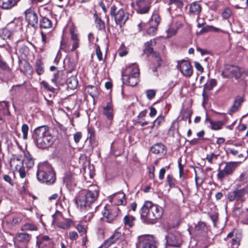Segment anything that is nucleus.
I'll use <instances>...</instances> for the list:
<instances>
[{"label": "nucleus", "mask_w": 248, "mask_h": 248, "mask_svg": "<svg viewBox=\"0 0 248 248\" xmlns=\"http://www.w3.org/2000/svg\"><path fill=\"white\" fill-rule=\"evenodd\" d=\"M40 26L41 28L49 29L52 27L51 21L46 17H43L40 20Z\"/></svg>", "instance_id": "nucleus-39"}, {"label": "nucleus", "mask_w": 248, "mask_h": 248, "mask_svg": "<svg viewBox=\"0 0 248 248\" xmlns=\"http://www.w3.org/2000/svg\"><path fill=\"white\" fill-rule=\"evenodd\" d=\"M41 84L44 87V88L49 91L53 92L54 88L50 86L47 82L45 81H42L41 82Z\"/></svg>", "instance_id": "nucleus-53"}, {"label": "nucleus", "mask_w": 248, "mask_h": 248, "mask_svg": "<svg viewBox=\"0 0 248 248\" xmlns=\"http://www.w3.org/2000/svg\"><path fill=\"white\" fill-rule=\"evenodd\" d=\"M165 172H166V170L164 168H162L160 170L159 173V178L160 180H162L164 179V174H165Z\"/></svg>", "instance_id": "nucleus-64"}, {"label": "nucleus", "mask_w": 248, "mask_h": 248, "mask_svg": "<svg viewBox=\"0 0 248 248\" xmlns=\"http://www.w3.org/2000/svg\"><path fill=\"white\" fill-rule=\"evenodd\" d=\"M16 0H0V7L3 9L11 8L16 4Z\"/></svg>", "instance_id": "nucleus-29"}, {"label": "nucleus", "mask_w": 248, "mask_h": 248, "mask_svg": "<svg viewBox=\"0 0 248 248\" xmlns=\"http://www.w3.org/2000/svg\"><path fill=\"white\" fill-rule=\"evenodd\" d=\"M206 121H208L210 123L209 127L214 130H218L221 129L224 124L223 122L221 121L214 122L208 119H206Z\"/></svg>", "instance_id": "nucleus-32"}, {"label": "nucleus", "mask_w": 248, "mask_h": 248, "mask_svg": "<svg viewBox=\"0 0 248 248\" xmlns=\"http://www.w3.org/2000/svg\"><path fill=\"white\" fill-rule=\"evenodd\" d=\"M10 166L11 169L14 170H17L20 167L23 166V161L18 158H13L11 159Z\"/></svg>", "instance_id": "nucleus-28"}, {"label": "nucleus", "mask_w": 248, "mask_h": 248, "mask_svg": "<svg viewBox=\"0 0 248 248\" xmlns=\"http://www.w3.org/2000/svg\"><path fill=\"white\" fill-rule=\"evenodd\" d=\"M155 93L156 92L155 90H148L146 91V96L150 100L155 97Z\"/></svg>", "instance_id": "nucleus-51"}, {"label": "nucleus", "mask_w": 248, "mask_h": 248, "mask_svg": "<svg viewBox=\"0 0 248 248\" xmlns=\"http://www.w3.org/2000/svg\"><path fill=\"white\" fill-rule=\"evenodd\" d=\"M96 23L98 25V28L100 30H102L105 28V24L100 19L96 20Z\"/></svg>", "instance_id": "nucleus-60"}, {"label": "nucleus", "mask_w": 248, "mask_h": 248, "mask_svg": "<svg viewBox=\"0 0 248 248\" xmlns=\"http://www.w3.org/2000/svg\"><path fill=\"white\" fill-rule=\"evenodd\" d=\"M151 151L155 154H164L165 152V147L162 143H156L151 147Z\"/></svg>", "instance_id": "nucleus-30"}, {"label": "nucleus", "mask_w": 248, "mask_h": 248, "mask_svg": "<svg viewBox=\"0 0 248 248\" xmlns=\"http://www.w3.org/2000/svg\"><path fill=\"white\" fill-rule=\"evenodd\" d=\"M217 83V80L215 79H210L208 80L207 82L204 84L203 87V90L202 92V96L205 100L208 97L206 93L207 91H210L216 86Z\"/></svg>", "instance_id": "nucleus-25"}, {"label": "nucleus", "mask_w": 248, "mask_h": 248, "mask_svg": "<svg viewBox=\"0 0 248 248\" xmlns=\"http://www.w3.org/2000/svg\"><path fill=\"white\" fill-rule=\"evenodd\" d=\"M78 237V234L76 232H69V238L71 241L76 240Z\"/></svg>", "instance_id": "nucleus-54"}, {"label": "nucleus", "mask_w": 248, "mask_h": 248, "mask_svg": "<svg viewBox=\"0 0 248 248\" xmlns=\"http://www.w3.org/2000/svg\"><path fill=\"white\" fill-rule=\"evenodd\" d=\"M223 169H218L217 175V180L220 182L223 180L227 176L232 174L236 168L239 166L238 162H226Z\"/></svg>", "instance_id": "nucleus-7"}, {"label": "nucleus", "mask_w": 248, "mask_h": 248, "mask_svg": "<svg viewBox=\"0 0 248 248\" xmlns=\"http://www.w3.org/2000/svg\"><path fill=\"white\" fill-rule=\"evenodd\" d=\"M120 212V209L117 206H112L110 208L105 206L102 211L103 219L107 222L111 223L116 219Z\"/></svg>", "instance_id": "nucleus-12"}, {"label": "nucleus", "mask_w": 248, "mask_h": 248, "mask_svg": "<svg viewBox=\"0 0 248 248\" xmlns=\"http://www.w3.org/2000/svg\"><path fill=\"white\" fill-rule=\"evenodd\" d=\"M67 83L69 88L74 89L77 88L78 82L75 77H72L68 79Z\"/></svg>", "instance_id": "nucleus-41"}, {"label": "nucleus", "mask_w": 248, "mask_h": 248, "mask_svg": "<svg viewBox=\"0 0 248 248\" xmlns=\"http://www.w3.org/2000/svg\"><path fill=\"white\" fill-rule=\"evenodd\" d=\"M82 137V134L80 132H77L74 136V141L78 143Z\"/></svg>", "instance_id": "nucleus-57"}, {"label": "nucleus", "mask_w": 248, "mask_h": 248, "mask_svg": "<svg viewBox=\"0 0 248 248\" xmlns=\"http://www.w3.org/2000/svg\"><path fill=\"white\" fill-rule=\"evenodd\" d=\"M72 181V176L71 173H66L63 177V182L66 184V185L68 186L70 185Z\"/></svg>", "instance_id": "nucleus-49"}, {"label": "nucleus", "mask_w": 248, "mask_h": 248, "mask_svg": "<svg viewBox=\"0 0 248 248\" xmlns=\"http://www.w3.org/2000/svg\"><path fill=\"white\" fill-rule=\"evenodd\" d=\"M38 230L37 225L34 223L28 222L25 223L21 228V230L23 232L26 231H37Z\"/></svg>", "instance_id": "nucleus-31"}, {"label": "nucleus", "mask_w": 248, "mask_h": 248, "mask_svg": "<svg viewBox=\"0 0 248 248\" xmlns=\"http://www.w3.org/2000/svg\"><path fill=\"white\" fill-rule=\"evenodd\" d=\"M201 11V6L197 2L192 3L189 6V12L195 15H198Z\"/></svg>", "instance_id": "nucleus-37"}, {"label": "nucleus", "mask_w": 248, "mask_h": 248, "mask_svg": "<svg viewBox=\"0 0 248 248\" xmlns=\"http://www.w3.org/2000/svg\"><path fill=\"white\" fill-rule=\"evenodd\" d=\"M8 103L6 101H3L0 102V114L2 113L3 115H5L6 113H9L8 111ZM0 121L3 122V120L0 114Z\"/></svg>", "instance_id": "nucleus-38"}, {"label": "nucleus", "mask_w": 248, "mask_h": 248, "mask_svg": "<svg viewBox=\"0 0 248 248\" xmlns=\"http://www.w3.org/2000/svg\"><path fill=\"white\" fill-rule=\"evenodd\" d=\"M243 71L238 66L226 65L222 71L221 75L224 78L234 77L238 79L241 77Z\"/></svg>", "instance_id": "nucleus-11"}, {"label": "nucleus", "mask_w": 248, "mask_h": 248, "mask_svg": "<svg viewBox=\"0 0 248 248\" xmlns=\"http://www.w3.org/2000/svg\"><path fill=\"white\" fill-rule=\"evenodd\" d=\"M77 229L79 233H81L82 234H84L86 232V230L81 225L78 224L77 226Z\"/></svg>", "instance_id": "nucleus-61"}, {"label": "nucleus", "mask_w": 248, "mask_h": 248, "mask_svg": "<svg viewBox=\"0 0 248 248\" xmlns=\"http://www.w3.org/2000/svg\"><path fill=\"white\" fill-rule=\"evenodd\" d=\"M96 54L99 61L103 60L102 53L99 46H97L96 48Z\"/></svg>", "instance_id": "nucleus-59"}, {"label": "nucleus", "mask_w": 248, "mask_h": 248, "mask_svg": "<svg viewBox=\"0 0 248 248\" xmlns=\"http://www.w3.org/2000/svg\"><path fill=\"white\" fill-rule=\"evenodd\" d=\"M139 69L136 63L126 67L122 73L123 83L128 86H134L139 82Z\"/></svg>", "instance_id": "nucleus-5"}, {"label": "nucleus", "mask_w": 248, "mask_h": 248, "mask_svg": "<svg viewBox=\"0 0 248 248\" xmlns=\"http://www.w3.org/2000/svg\"><path fill=\"white\" fill-rule=\"evenodd\" d=\"M17 171H18L20 177L22 178H24L25 177L26 173L25 170V168L23 167V166L21 167Z\"/></svg>", "instance_id": "nucleus-55"}, {"label": "nucleus", "mask_w": 248, "mask_h": 248, "mask_svg": "<svg viewBox=\"0 0 248 248\" xmlns=\"http://www.w3.org/2000/svg\"><path fill=\"white\" fill-rule=\"evenodd\" d=\"M177 68L185 77L189 78L193 74V67L187 61L183 60L178 62Z\"/></svg>", "instance_id": "nucleus-13"}, {"label": "nucleus", "mask_w": 248, "mask_h": 248, "mask_svg": "<svg viewBox=\"0 0 248 248\" xmlns=\"http://www.w3.org/2000/svg\"><path fill=\"white\" fill-rule=\"evenodd\" d=\"M51 238L47 235H42L37 237L36 246L38 248H44L51 242Z\"/></svg>", "instance_id": "nucleus-23"}, {"label": "nucleus", "mask_w": 248, "mask_h": 248, "mask_svg": "<svg viewBox=\"0 0 248 248\" xmlns=\"http://www.w3.org/2000/svg\"><path fill=\"white\" fill-rule=\"evenodd\" d=\"M135 218L132 216L127 215L125 216L123 219L124 227L126 228H131L134 226Z\"/></svg>", "instance_id": "nucleus-33"}, {"label": "nucleus", "mask_w": 248, "mask_h": 248, "mask_svg": "<svg viewBox=\"0 0 248 248\" xmlns=\"http://www.w3.org/2000/svg\"><path fill=\"white\" fill-rule=\"evenodd\" d=\"M156 27L155 26H152L147 30V33L150 36L155 35L156 31Z\"/></svg>", "instance_id": "nucleus-52"}, {"label": "nucleus", "mask_w": 248, "mask_h": 248, "mask_svg": "<svg viewBox=\"0 0 248 248\" xmlns=\"http://www.w3.org/2000/svg\"><path fill=\"white\" fill-rule=\"evenodd\" d=\"M156 44L155 39L151 40L145 44L144 51L148 54H152L155 58V61L157 62L158 66L161 64L162 60L158 53L154 52L153 46Z\"/></svg>", "instance_id": "nucleus-14"}, {"label": "nucleus", "mask_w": 248, "mask_h": 248, "mask_svg": "<svg viewBox=\"0 0 248 248\" xmlns=\"http://www.w3.org/2000/svg\"><path fill=\"white\" fill-rule=\"evenodd\" d=\"M239 181L241 182V185L245 186V187H248V175L246 172H243L240 175Z\"/></svg>", "instance_id": "nucleus-43"}, {"label": "nucleus", "mask_w": 248, "mask_h": 248, "mask_svg": "<svg viewBox=\"0 0 248 248\" xmlns=\"http://www.w3.org/2000/svg\"><path fill=\"white\" fill-rule=\"evenodd\" d=\"M36 175L38 181L42 183L52 184L55 180L54 172L51 165L47 162L39 164Z\"/></svg>", "instance_id": "nucleus-4"}, {"label": "nucleus", "mask_w": 248, "mask_h": 248, "mask_svg": "<svg viewBox=\"0 0 248 248\" xmlns=\"http://www.w3.org/2000/svg\"><path fill=\"white\" fill-rule=\"evenodd\" d=\"M21 130L23 133V138L24 140L27 139L29 127L27 124H24L22 126Z\"/></svg>", "instance_id": "nucleus-50"}, {"label": "nucleus", "mask_w": 248, "mask_h": 248, "mask_svg": "<svg viewBox=\"0 0 248 248\" xmlns=\"http://www.w3.org/2000/svg\"><path fill=\"white\" fill-rule=\"evenodd\" d=\"M33 136L37 146L40 148L50 146L55 139L47 126L44 125L36 128Z\"/></svg>", "instance_id": "nucleus-3"}, {"label": "nucleus", "mask_w": 248, "mask_h": 248, "mask_svg": "<svg viewBox=\"0 0 248 248\" xmlns=\"http://www.w3.org/2000/svg\"><path fill=\"white\" fill-rule=\"evenodd\" d=\"M53 218L52 223L59 228L67 230L72 225V221L70 219L64 218L62 213L57 210L55 213L52 216Z\"/></svg>", "instance_id": "nucleus-8"}, {"label": "nucleus", "mask_w": 248, "mask_h": 248, "mask_svg": "<svg viewBox=\"0 0 248 248\" xmlns=\"http://www.w3.org/2000/svg\"><path fill=\"white\" fill-rule=\"evenodd\" d=\"M31 239V235L25 232H18L15 236V241L23 246H27Z\"/></svg>", "instance_id": "nucleus-18"}, {"label": "nucleus", "mask_w": 248, "mask_h": 248, "mask_svg": "<svg viewBox=\"0 0 248 248\" xmlns=\"http://www.w3.org/2000/svg\"><path fill=\"white\" fill-rule=\"evenodd\" d=\"M25 18L28 23L32 27H35L38 24V16L36 13L31 9L25 12Z\"/></svg>", "instance_id": "nucleus-17"}, {"label": "nucleus", "mask_w": 248, "mask_h": 248, "mask_svg": "<svg viewBox=\"0 0 248 248\" xmlns=\"http://www.w3.org/2000/svg\"><path fill=\"white\" fill-rule=\"evenodd\" d=\"M111 16L115 20L117 25L120 26L124 24L128 18V13L123 8L118 9L115 5L111 6L110 10Z\"/></svg>", "instance_id": "nucleus-6"}, {"label": "nucleus", "mask_w": 248, "mask_h": 248, "mask_svg": "<svg viewBox=\"0 0 248 248\" xmlns=\"http://www.w3.org/2000/svg\"><path fill=\"white\" fill-rule=\"evenodd\" d=\"M121 233L115 231L113 234L110 236L105 242L108 247L111 245L115 244L120 238Z\"/></svg>", "instance_id": "nucleus-27"}, {"label": "nucleus", "mask_w": 248, "mask_h": 248, "mask_svg": "<svg viewBox=\"0 0 248 248\" xmlns=\"http://www.w3.org/2000/svg\"><path fill=\"white\" fill-rule=\"evenodd\" d=\"M242 152L241 150H239L234 148H229L227 150V154L228 155H231L233 156L237 157V158L240 160V161H238L239 162V164L243 161H245L248 156V155L247 156H244V154Z\"/></svg>", "instance_id": "nucleus-22"}, {"label": "nucleus", "mask_w": 248, "mask_h": 248, "mask_svg": "<svg viewBox=\"0 0 248 248\" xmlns=\"http://www.w3.org/2000/svg\"><path fill=\"white\" fill-rule=\"evenodd\" d=\"M160 21V18L158 14H154L152 15L150 23L151 26H157L159 24Z\"/></svg>", "instance_id": "nucleus-42"}, {"label": "nucleus", "mask_w": 248, "mask_h": 248, "mask_svg": "<svg viewBox=\"0 0 248 248\" xmlns=\"http://www.w3.org/2000/svg\"><path fill=\"white\" fill-rule=\"evenodd\" d=\"M98 195V188L95 186L88 190L80 192L76 198V203L81 212H88L85 216L86 220L90 221L93 217L95 207H92V203L96 200Z\"/></svg>", "instance_id": "nucleus-1"}, {"label": "nucleus", "mask_w": 248, "mask_h": 248, "mask_svg": "<svg viewBox=\"0 0 248 248\" xmlns=\"http://www.w3.org/2000/svg\"><path fill=\"white\" fill-rule=\"evenodd\" d=\"M164 117L163 116H158L154 122L153 124L151 127V128L153 129L154 127L158 128L161 124L164 121Z\"/></svg>", "instance_id": "nucleus-44"}, {"label": "nucleus", "mask_w": 248, "mask_h": 248, "mask_svg": "<svg viewBox=\"0 0 248 248\" xmlns=\"http://www.w3.org/2000/svg\"><path fill=\"white\" fill-rule=\"evenodd\" d=\"M244 102V98L240 96H237L235 98L233 105L229 109L228 113L230 114L237 111L240 108L242 103Z\"/></svg>", "instance_id": "nucleus-24"}, {"label": "nucleus", "mask_w": 248, "mask_h": 248, "mask_svg": "<svg viewBox=\"0 0 248 248\" xmlns=\"http://www.w3.org/2000/svg\"><path fill=\"white\" fill-rule=\"evenodd\" d=\"M241 237L240 234H234L233 232H230L226 237L227 241L231 244L232 248H237L240 244Z\"/></svg>", "instance_id": "nucleus-20"}, {"label": "nucleus", "mask_w": 248, "mask_h": 248, "mask_svg": "<svg viewBox=\"0 0 248 248\" xmlns=\"http://www.w3.org/2000/svg\"><path fill=\"white\" fill-rule=\"evenodd\" d=\"M248 198V187L236 189L228 194V199L230 202L235 200L237 202H244Z\"/></svg>", "instance_id": "nucleus-9"}, {"label": "nucleus", "mask_w": 248, "mask_h": 248, "mask_svg": "<svg viewBox=\"0 0 248 248\" xmlns=\"http://www.w3.org/2000/svg\"><path fill=\"white\" fill-rule=\"evenodd\" d=\"M61 74V72H58L57 73L54 74V78L51 79L52 82L56 84L58 81L59 80L60 75Z\"/></svg>", "instance_id": "nucleus-58"}, {"label": "nucleus", "mask_w": 248, "mask_h": 248, "mask_svg": "<svg viewBox=\"0 0 248 248\" xmlns=\"http://www.w3.org/2000/svg\"><path fill=\"white\" fill-rule=\"evenodd\" d=\"M163 214V209L161 206L149 201L144 202L140 211L141 220L147 224L155 223Z\"/></svg>", "instance_id": "nucleus-2"}, {"label": "nucleus", "mask_w": 248, "mask_h": 248, "mask_svg": "<svg viewBox=\"0 0 248 248\" xmlns=\"http://www.w3.org/2000/svg\"><path fill=\"white\" fill-rule=\"evenodd\" d=\"M167 242L169 245L179 247L182 242L180 234L176 232L170 233L166 237Z\"/></svg>", "instance_id": "nucleus-15"}, {"label": "nucleus", "mask_w": 248, "mask_h": 248, "mask_svg": "<svg viewBox=\"0 0 248 248\" xmlns=\"http://www.w3.org/2000/svg\"><path fill=\"white\" fill-rule=\"evenodd\" d=\"M218 155H216L213 153L207 155L206 157V159L209 163L212 164L215 160L217 159Z\"/></svg>", "instance_id": "nucleus-46"}, {"label": "nucleus", "mask_w": 248, "mask_h": 248, "mask_svg": "<svg viewBox=\"0 0 248 248\" xmlns=\"http://www.w3.org/2000/svg\"><path fill=\"white\" fill-rule=\"evenodd\" d=\"M103 114L111 124L113 119V109L111 103L108 102L106 106L103 107Z\"/></svg>", "instance_id": "nucleus-21"}, {"label": "nucleus", "mask_w": 248, "mask_h": 248, "mask_svg": "<svg viewBox=\"0 0 248 248\" xmlns=\"http://www.w3.org/2000/svg\"><path fill=\"white\" fill-rule=\"evenodd\" d=\"M155 242V239L153 235H140L138 237L136 248H156Z\"/></svg>", "instance_id": "nucleus-10"}, {"label": "nucleus", "mask_w": 248, "mask_h": 248, "mask_svg": "<svg viewBox=\"0 0 248 248\" xmlns=\"http://www.w3.org/2000/svg\"><path fill=\"white\" fill-rule=\"evenodd\" d=\"M184 18L181 16H179L176 18L173 19L172 23L174 24L176 27V30L173 31L172 34H175L177 30L181 27L184 24Z\"/></svg>", "instance_id": "nucleus-36"}, {"label": "nucleus", "mask_w": 248, "mask_h": 248, "mask_svg": "<svg viewBox=\"0 0 248 248\" xmlns=\"http://www.w3.org/2000/svg\"><path fill=\"white\" fill-rule=\"evenodd\" d=\"M35 70L39 75H42L44 72L43 63L40 60L37 59L35 62Z\"/></svg>", "instance_id": "nucleus-40"}, {"label": "nucleus", "mask_w": 248, "mask_h": 248, "mask_svg": "<svg viewBox=\"0 0 248 248\" xmlns=\"http://www.w3.org/2000/svg\"><path fill=\"white\" fill-rule=\"evenodd\" d=\"M3 179L5 182L12 185V180L9 175L6 174L4 175L3 176Z\"/></svg>", "instance_id": "nucleus-63"}, {"label": "nucleus", "mask_w": 248, "mask_h": 248, "mask_svg": "<svg viewBox=\"0 0 248 248\" xmlns=\"http://www.w3.org/2000/svg\"><path fill=\"white\" fill-rule=\"evenodd\" d=\"M221 31V30L220 29L215 27H214L213 26L206 25L203 27L199 32H197V34L199 35L210 31L219 32Z\"/></svg>", "instance_id": "nucleus-35"}, {"label": "nucleus", "mask_w": 248, "mask_h": 248, "mask_svg": "<svg viewBox=\"0 0 248 248\" xmlns=\"http://www.w3.org/2000/svg\"><path fill=\"white\" fill-rule=\"evenodd\" d=\"M167 182L168 183L170 188L175 187V180L172 175L169 174L167 175Z\"/></svg>", "instance_id": "nucleus-47"}, {"label": "nucleus", "mask_w": 248, "mask_h": 248, "mask_svg": "<svg viewBox=\"0 0 248 248\" xmlns=\"http://www.w3.org/2000/svg\"><path fill=\"white\" fill-rule=\"evenodd\" d=\"M155 168L154 166H152L151 168H150L149 170V177L151 179H154L155 178Z\"/></svg>", "instance_id": "nucleus-62"}, {"label": "nucleus", "mask_w": 248, "mask_h": 248, "mask_svg": "<svg viewBox=\"0 0 248 248\" xmlns=\"http://www.w3.org/2000/svg\"><path fill=\"white\" fill-rule=\"evenodd\" d=\"M87 91L92 96H93L97 93V89L96 87L92 85H89L87 87Z\"/></svg>", "instance_id": "nucleus-48"}, {"label": "nucleus", "mask_w": 248, "mask_h": 248, "mask_svg": "<svg viewBox=\"0 0 248 248\" xmlns=\"http://www.w3.org/2000/svg\"><path fill=\"white\" fill-rule=\"evenodd\" d=\"M69 31L71 36V40L72 44L71 50L74 51L79 47L80 40L78 37V34L75 31V27H70Z\"/></svg>", "instance_id": "nucleus-19"}, {"label": "nucleus", "mask_w": 248, "mask_h": 248, "mask_svg": "<svg viewBox=\"0 0 248 248\" xmlns=\"http://www.w3.org/2000/svg\"><path fill=\"white\" fill-rule=\"evenodd\" d=\"M0 68H1L2 70L4 71H10V68L6 64V63L5 62L2 61L1 60L0 61Z\"/></svg>", "instance_id": "nucleus-56"}, {"label": "nucleus", "mask_w": 248, "mask_h": 248, "mask_svg": "<svg viewBox=\"0 0 248 248\" xmlns=\"http://www.w3.org/2000/svg\"><path fill=\"white\" fill-rule=\"evenodd\" d=\"M22 160L23 164L24 163L28 168H31L34 165V160L28 152L25 153L24 158Z\"/></svg>", "instance_id": "nucleus-34"}, {"label": "nucleus", "mask_w": 248, "mask_h": 248, "mask_svg": "<svg viewBox=\"0 0 248 248\" xmlns=\"http://www.w3.org/2000/svg\"><path fill=\"white\" fill-rule=\"evenodd\" d=\"M151 3V0H137V13L140 14L147 13L150 9Z\"/></svg>", "instance_id": "nucleus-16"}, {"label": "nucleus", "mask_w": 248, "mask_h": 248, "mask_svg": "<svg viewBox=\"0 0 248 248\" xmlns=\"http://www.w3.org/2000/svg\"><path fill=\"white\" fill-rule=\"evenodd\" d=\"M232 15V11L231 9L228 8H225L221 16L224 19H227L229 18Z\"/></svg>", "instance_id": "nucleus-45"}, {"label": "nucleus", "mask_w": 248, "mask_h": 248, "mask_svg": "<svg viewBox=\"0 0 248 248\" xmlns=\"http://www.w3.org/2000/svg\"><path fill=\"white\" fill-rule=\"evenodd\" d=\"M113 203L122 205L125 202V195L124 193H119L114 195L112 198Z\"/></svg>", "instance_id": "nucleus-26"}]
</instances>
